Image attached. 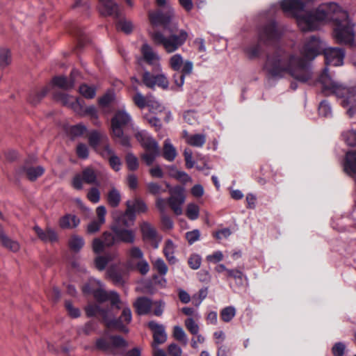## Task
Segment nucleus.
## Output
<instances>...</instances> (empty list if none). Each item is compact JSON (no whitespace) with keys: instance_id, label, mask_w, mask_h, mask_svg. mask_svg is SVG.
<instances>
[{"instance_id":"5fc2aeb1","label":"nucleus","mask_w":356,"mask_h":356,"mask_svg":"<svg viewBox=\"0 0 356 356\" xmlns=\"http://www.w3.org/2000/svg\"><path fill=\"white\" fill-rule=\"evenodd\" d=\"M186 329L193 335L199 332V325L195 323L193 318H188L184 322Z\"/></svg>"},{"instance_id":"09e8293b","label":"nucleus","mask_w":356,"mask_h":356,"mask_svg":"<svg viewBox=\"0 0 356 356\" xmlns=\"http://www.w3.org/2000/svg\"><path fill=\"white\" fill-rule=\"evenodd\" d=\"M148 108L154 113H161L164 110V106L152 96L149 99Z\"/></svg>"},{"instance_id":"052dcab7","label":"nucleus","mask_w":356,"mask_h":356,"mask_svg":"<svg viewBox=\"0 0 356 356\" xmlns=\"http://www.w3.org/2000/svg\"><path fill=\"white\" fill-rule=\"evenodd\" d=\"M96 151L98 152L101 154V156L106 159H109L111 157L115 155L113 151L110 147V146L106 143L104 144L102 148H98L97 150Z\"/></svg>"},{"instance_id":"c03bdc74","label":"nucleus","mask_w":356,"mask_h":356,"mask_svg":"<svg viewBox=\"0 0 356 356\" xmlns=\"http://www.w3.org/2000/svg\"><path fill=\"white\" fill-rule=\"evenodd\" d=\"M153 267L161 275H165L168 270L166 264L161 258H157L153 262Z\"/></svg>"},{"instance_id":"ddd939ff","label":"nucleus","mask_w":356,"mask_h":356,"mask_svg":"<svg viewBox=\"0 0 356 356\" xmlns=\"http://www.w3.org/2000/svg\"><path fill=\"white\" fill-rule=\"evenodd\" d=\"M156 75L152 74L149 71L145 70L141 74V80L144 85L149 88H154L156 86L167 89L169 81L165 74L161 72Z\"/></svg>"},{"instance_id":"680f3d73","label":"nucleus","mask_w":356,"mask_h":356,"mask_svg":"<svg viewBox=\"0 0 356 356\" xmlns=\"http://www.w3.org/2000/svg\"><path fill=\"white\" fill-rule=\"evenodd\" d=\"M161 221L163 229L170 230L173 228V221L167 214L161 215Z\"/></svg>"},{"instance_id":"de8ad7c7","label":"nucleus","mask_w":356,"mask_h":356,"mask_svg":"<svg viewBox=\"0 0 356 356\" xmlns=\"http://www.w3.org/2000/svg\"><path fill=\"white\" fill-rule=\"evenodd\" d=\"M342 137L347 145L350 146L356 145V131L354 130H348L342 134Z\"/></svg>"},{"instance_id":"bb28decb","label":"nucleus","mask_w":356,"mask_h":356,"mask_svg":"<svg viewBox=\"0 0 356 356\" xmlns=\"http://www.w3.org/2000/svg\"><path fill=\"white\" fill-rule=\"evenodd\" d=\"M152 307V301L147 297H140L135 301V308L139 315L148 314Z\"/></svg>"},{"instance_id":"cd10ccee","label":"nucleus","mask_w":356,"mask_h":356,"mask_svg":"<svg viewBox=\"0 0 356 356\" xmlns=\"http://www.w3.org/2000/svg\"><path fill=\"white\" fill-rule=\"evenodd\" d=\"M343 170L349 175L356 174V151H350L346 153Z\"/></svg>"},{"instance_id":"0eeeda50","label":"nucleus","mask_w":356,"mask_h":356,"mask_svg":"<svg viewBox=\"0 0 356 356\" xmlns=\"http://www.w3.org/2000/svg\"><path fill=\"white\" fill-rule=\"evenodd\" d=\"M135 138L145 149V152L142 156L143 161L147 165H151L160 154L158 143L146 131L143 130L135 133Z\"/></svg>"},{"instance_id":"5701e85b","label":"nucleus","mask_w":356,"mask_h":356,"mask_svg":"<svg viewBox=\"0 0 356 356\" xmlns=\"http://www.w3.org/2000/svg\"><path fill=\"white\" fill-rule=\"evenodd\" d=\"M97 8L102 15H113L115 17L120 16L118 6L113 0H99Z\"/></svg>"},{"instance_id":"423d86ee","label":"nucleus","mask_w":356,"mask_h":356,"mask_svg":"<svg viewBox=\"0 0 356 356\" xmlns=\"http://www.w3.org/2000/svg\"><path fill=\"white\" fill-rule=\"evenodd\" d=\"M134 225V209L128 206L126 212L119 218L113 231L117 239L124 242H132L134 236L131 227Z\"/></svg>"},{"instance_id":"4be33fe9","label":"nucleus","mask_w":356,"mask_h":356,"mask_svg":"<svg viewBox=\"0 0 356 356\" xmlns=\"http://www.w3.org/2000/svg\"><path fill=\"white\" fill-rule=\"evenodd\" d=\"M96 214L97 218L88 225L87 232L88 234H92L99 232L101 227L105 223L106 210L104 206H99L96 209Z\"/></svg>"},{"instance_id":"4c0bfd02","label":"nucleus","mask_w":356,"mask_h":356,"mask_svg":"<svg viewBox=\"0 0 356 356\" xmlns=\"http://www.w3.org/2000/svg\"><path fill=\"white\" fill-rule=\"evenodd\" d=\"M188 145L194 147H202L206 142V137L204 134H194L186 138Z\"/></svg>"},{"instance_id":"3c124183","label":"nucleus","mask_w":356,"mask_h":356,"mask_svg":"<svg viewBox=\"0 0 356 356\" xmlns=\"http://www.w3.org/2000/svg\"><path fill=\"white\" fill-rule=\"evenodd\" d=\"M318 113L320 115H322L325 118L331 115L332 108L327 101L323 100L320 103V105L318 106Z\"/></svg>"},{"instance_id":"79ce46f5","label":"nucleus","mask_w":356,"mask_h":356,"mask_svg":"<svg viewBox=\"0 0 356 356\" xmlns=\"http://www.w3.org/2000/svg\"><path fill=\"white\" fill-rule=\"evenodd\" d=\"M200 208L193 203L188 204L186 208V216L192 220H196L199 217Z\"/></svg>"},{"instance_id":"49530a36","label":"nucleus","mask_w":356,"mask_h":356,"mask_svg":"<svg viewBox=\"0 0 356 356\" xmlns=\"http://www.w3.org/2000/svg\"><path fill=\"white\" fill-rule=\"evenodd\" d=\"M152 95L143 96L139 92L135 93V104H136L140 108H143L146 106L148 107L149 99H151Z\"/></svg>"},{"instance_id":"338daca9","label":"nucleus","mask_w":356,"mask_h":356,"mask_svg":"<svg viewBox=\"0 0 356 356\" xmlns=\"http://www.w3.org/2000/svg\"><path fill=\"white\" fill-rule=\"evenodd\" d=\"M88 199L92 203H97L100 200V193L97 188H92L87 194Z\"/></svg>"},{"instance_id":"8fccbe9b","label":"nucleus","mask_w":356,"mask_h":356,"mask_svg":"<svg viewBox=\"0 0 356 356\" xmlns=\"http://www.w3.org/2000/svg\"><path fill=\"white\" fill-rule=\"evenodd\" d=\"M10 51L7 49H0V67H6L10 63Z\"/></svg>"},{"instance_id":"f704fd0d","label":"nucleus","mask_w":356,"mask_h":356,"mask_svg":"<svg viewBox=\"0 0 356 356\" xmlns=\"http://www.w3.org/2000/svg\"><path fill=\"white\" fill-rule=\"evenodd\" d=\"M115 257V253H107L104 256H97L95 259V266L99 270H103L108 262L113 260Z\"/></svg>"},{"instance_id":"2eb2a0df","label":"nucleus","mask_w":356,"mask_h":356,"mask_svg":"<svg viewBox=\"0 0 356 356\" xmlns=\"http://www.w3.org/2000/svg\"><path fill=\"white\" fill-rule=\"evenodd\" d=\"M15 172L18 176H24L33 181L44 174V168L41 165H33L30 161H26Z\"/></svg>"},{"instance_id":"f3484780","label":"nucleus","mask_w":356,"mask_h":356,"mask_svg":"<svg viewBox=\"0 0 356 356\" xmlns=\"http://www.w3.org/2000/svg\"><path fill=\"white\" fill-rule=\"evenodd\" d=\"M54 98L63 105L72 108L76 113L82 114L83 101L64 92L55 94Z\"/></svg>"},{"instance_id":"c756f323","label":"nucleus","mask_w":356,"mask_h":356,"mask_svg":"<svg viewBox=\"0 0 356 356\" xmlns=\"http://www.w3.org/2000/svg\"><path fill=\"white\" fill-rule=\"evenodd\" d=\"M80 223V219L75 215L66 214L59 220V226L62 229H74Z\"/></svg>"},{"instance_id":"a18cd8bd","label":"nucleus","mask_w":356,"mask_h":356,"mask_svg":"<svg viewBox=\"0 0 356 356\" xmlns=\"http://www.w3.org/2000/svg\"><path fill=\"white\" fill-rule=\"evenodd\" d=\"M108 204L113 207H117L120 202V193L115 189H111L108 194Z\"/></svg>"},{"instance_id":"4468645a","label":"nucleus","mask_w":356,"mask_h":356,"mask_svg":"<svg viewBox=\"0 0 356 356\" xmlns=\"http://www.w3.org/2000/svg\"><path fill=\"white\" fill-rule=\"evenodd\" d=\"M99 185L95 171L90 168L83 170L81 174L76 175L72 181V186L76 190L83 189V183Z\"/></svg>"},{"instance_id":"c9c22d12","label":"nucleus","mask_w":356,"mask_h":356,"mask_svg":"<svg viewBox=\"0 0 356 356\" xmlns=\"http://www.w3.org/2000/svg\"><path fill=\"white\" fill-rule=\"evenodd\" d=\"M175 248L176 246L172 240L168 239L165 241L163 252L167 260L172 264H175L177 260L174 256Z\"/></svg>"},{"instance_id":"f8f14e48","label":"nucleus","mask_w":356,"mask_h":356,"mask_svg":"<svg viewBox=\"0 0 356 356\" xmlns=\"http://www.w3.org/2000/svg\"><path fill=\"white\" fill-rule=\"evenodd\" d=\"M142 59L152 66L153 72L162 71L161 56L147 42H144L140 48Z\"/></svg>"},{"instance_id":"13d9d810","label":"nucleus","mask_w":356,"mask_h":356,"mask_svg":"<svg viewBox=\"0 0 356 356\" xmlns=\"http://www.w3.org/2000/svg\"><path fill=\"white\" fill-rule=\"evenodd\" d=\"M87 131V127L83 124H78L70 127V133L73 136H81Z\"/></svg>"},{"instance_id":"f257e3e1","label":"nucleus","mask_w":356,"mask_h":356,"mask_svg":"<svg viewBox=\"0 0 356 356\" xmlns=\"http://www.w3.org/2000/svg\"><path fill=\"white\" fill-rule=\"evenodd\" d=\"M312 0H283L280 6L284 12L291 13L296 19L302 31L318 29L321 22L333 21L335 23L333 35L339 44H353L355 39L354 24L346 11L335 3L319 6L316 10H305Z\"/></svg>"},{"instance_id":"473e14b6","label":"nucleus","mask_w":356,"mask_h":356,"mask_svg":"<svg viewBox=\"0 0 356 356\" xmlns=\"http://www.w3.org/2000/svg\"><path fill=\"white\" fill-rule=\"evenodd\" d=\"M177 150L170 143V139L167 138L164 141L163 156L168 161H173L177 156Z\"/></svg>"},{"instance_id":"7ed1b4c3","label":"nucleus","mask_w":356,"mask_h":356,"mask_svg":"<svg viewBox=\"0 0 356 356\" xmlns=\"http://www.w3.org/2000/svg\"><path fill=\"white\" fill-rule=\"evenodd\" d=\"M149 19L153 28L149 31L152 42L161 46L167 54L177 51L186 41L188 33L179 29L177 23L173 22L174 10L168 6V10L150 11Z\"/></svg>"},{"instance_id":"bf43d9fd","label":"nucleus","mask_w":356,"mask_h":356,"mask_svg":"<svg viewBox=\"0 0 356 356\" xmlns=\"http://www.w3.org/2000/svg\"><path fill=\"white\" fill-rule=\"evenodd\" d=\"M92 250L96 254L102 253L106 248H108L104 241L99 238H96L93 240L92 244Z\"/></svg>"},{"instance_id":"9b49d317","label":"nucleus","mask_w":356,"mask_h":356,"mask_svg":"<svg viewBox=\"0 0 356 356\" xmlns=\"http://www.w3.org/2000/svg\"><path fill=\"white\" fill-rule=\"evenodd\" d=\"M139 228L143 241L149 243L154 248H158L162 236L158 234L156 228L147 221L140 222Z\"/></svg>"},{"instance_id":"e2e57ef3","label":"nucleus","mask_w":356,"mask_h":356,"mask_svg":"<svg viewBox=\"0 0 356 356\" xmlns=\"http://www.w3.org/2000/svg\"><path fill=\"white\" fill-rule=\"evenodd\" d=\"M200 232L198 229H193V231L186 233V238L190 245H192L200 239Z\"/></svg>"},{"instance_id":"7c9ffc66","label":"nucleus","mask_w":356,"mask_h":356,"mask_svg":"<svg viewBox=\"0 0 356 356\" xmlns=\"http://www.w3.org/2000/svg\"><path fill=\"white\" fill-rule=\"evenodd\" d=\"M0 244L8 250L17 252L19 250V244L17 241L10 238L0 226Z\"/></svg>"},{"instance_id":"ea45409f","label":"nucleus","mask_w":356,"mask_h":356,"mask_svg":"<svg viewBox=\"0 0 356 356\" xmlns=\"http://www.w3.org/2000/svg\"><path fill=\"white\" fill-rule=\"evenodd\" d=\"M236 309L233 306H228L223 308L220 312V318L225 323L231 321L236 316Z\"/></svg>"},{"instance_id":"6ab92c4d","label":"nucleus","mask_w":356,"mask_h":356,"mask_svg":"<svg viewBox=\"0 0 356 356\" xmlns=\"http://www.w3.org/2000/svg\"><path fill=\"white\" fill-rule=\"evenodd\" d=\"M127 345V342L120 337L102 338L96 342L97 348L106 352H113L115 348H125Z\"/></svg>"},{"instance_id":"774afa93","label":"nucleus","mask_w":356,"mask_h":356,"mask_svg":"<svg viewBox=\"0 0 356 356\" xmlns=\"http://www.w3.org/2000/svg\"><path fill=\"white\" fill-rule=\"evenodd\" d=\"M168 352L170 356H181L182 350L176 343H170L168 347Z\"/></svg>"},{"instance_id":"39448f33","label":"nucleus","mask_w":356,"mask_h":356,"mask_svg":"<svg viewBox=\"0 0 356 356\" xmlns=\"http://www.w3.org/2000/svg\"><path fill=\"white\" fill-rule=\"evenodd\" d=\"M82 290L86 294H93L95 298L99 302L110 300L112 305V309L121 308L118 295L113 291H111L108 293H106L102 289V284L99 280L94 278L90 279L88 282L83 286Z\"/></svg>"},{"instance_id":"412c9836","label":"nucleus","mask_w":356,"mask_h":356,"mask_svg":"<svg viewBox=\"0 0 356 356\" xmlns=\"http://www.w3.org/2000/svg\"><path fill=\"white\" fill-rule=\"evenodd\" d=\"M106 275L115 285H122L127 278V268L120 266H111L106 271Z\"/></svg>"},{"instance_id":"6e6d98bb","label":"nucleus","mask_w":356,"mask_h":356,"mask_svg":"<svg viewBox=\"0 0 356 356\" xmlns=\"http://www.w3.org/2000/svg\"><path fill=\"white\" fill-rule=\"evenodd\" d=\"M117 29L126 34H129L132 31V24L124 19H121L118 22Z\"/></svg>"},{"instance_id":"e433bc0d","label":"nucleus","mask_w":356,"mask_h":356,"mask_svg":"<svg viewBox=\"0 0 356 356\" xmlns=\"http://www.w3.org/2000/svg\"><path fill=\"white\" fill-rule=\"evenodd\" d=\"M70 249L74 252H79L84 245V239L78 235H73L68 242Z\"/></svg>"},{"instance_id":"603ef678","label":"nucleus","mask_w":356,"mask_h":356,"mask_svg":"<svg viewBox=\"0 0 356 356\" xmlns=\"http://www.w3.org/2000/svg\"><path fill=\"white\" fill-rule=\"evenodd\" d=\"M168 204V199L166 200L161 197H156L155 206L161 215L166 214Z\"/></svg>"},{"instance_id":"2f4dec72","label":"nucleus","mask_w":356,"mask_h":356,"mask_svg":"<svg viewBox=\"0 0 356 356\" xmlns=\"http://www.w3.org/2000/svg\"><path fill=\"white\" fill-rule=\"evenodd\" d=\"M107 140V137L99 131H91L88 134V143L95 151L99 148V145Z\"/></svg>"},{"instance_id":"aec40b11","label":"nucleus","mask_w":356,"mask_h":356,"mask_svg":"<svg viewBox=\"0 0 356 356\" xmlns=\"http://www.w3.org/2000/svg\"><path fill=\"white\" fill-rule=\"evenodd\" d=\"M147 326L152 332L153 341L152 346H159L167 341L168 335L163 325L151 321L147 323Z\"/></svg>"},{"instance_id":"37998d69","label":"nucleus","mask_w":356,"mask_h":356,"mask_svg":"<svg viewBox=\"0 0 356 356\" xmlns=\"http://www.w3.org/2000/svg\"><path fill=\"white\" fill-rule=\"evenodd\" d=\"M147 191L152 195L160 197L163 193L165 192V188H163L162 186L155 182H149L147 184Z\"/></svg>"},{"instance_id":"0e129e2a","label":"nucleus","mask_w":356,"mask_h":356,"mask_svg":"<svg viewBox=\"0 0 356 356\" xmlns=\"http://www.w3.org/2000/svg\"><path fill=\"white\" fill-rule=\"evenodd\" d=\"M227 277L234 278L237 282H238L241 284L243 282V274L242 271H241L239 270L230 269L229 270H227Z\"/></svg>"},{"instance_id":"f03ea898","label":"nucleus","mask_w":356,"mask_h":356,"mask_svg":"<svg viewBox=\"0 0 356 356\" xmlns=\"http://www.w3.org/2000/svg\"><path fill=\"white\" fill-rule=\"evenodd\" d=\"M322 42L316 36L307 39L301 49L302 58L293 53L278 49L266 57L264 70L269 76L281 79L286 74L305 83L312 78V72L308 61L314 60L323 49Z\"/></svg>"},{"instance_id":"69168bd1","label":"nucleus","mask_w":356,"mask_h":356,"mask_svg":"<svg viewBox=\"0 0 356 356\" xmlns=\"http://www.w3.org/2000/svg\"><path fill=\"white\" fill-rule=\"evenodd\" d=\"M147 210V206L143 200L135 198V213H144Z\"/></svg>"},{"instance_id":"58836bf2","label":"nucleus","mask_w":356,"mask_h":356,"mask_svg":"<svg viewBox=\"0 0 356 356\" xmlns=\"http://www.w3.org/2000/svg\"><path fill=\"white\" fill-rule=\"evenodd\" d=\"M173 337L184 346H186L188 343V337L183 328L179 325H175L173 327L172 332Z\"/></svg>"},{"instance_id":"a878e982","label":"nucleus","mask_w":356,"mask_h":356,"mask_svg":"<svg viewBox=\"0 0 356 356\" xmlns=\"http://www.w3.org/2000/svg\"><path fill=\"white\" fill-rule=\"evenodd\" d=\"M193 69V63L191 60H186L185 65L183 66L181 72H177L173 75V79L175 83L178 87H181L184 83L185 76L190 75Z\"/></svg>"},{"instance_id":"b1692460","label":"nucleus","mask_w":356,"mask_h":356,"mask_svg":"<svg viewBox=\"0 0 356 356\" xmlns=\"http://www.w3.org/2000/svg\"><path fill=\"white\" fill-rule=\"evenodd\" d=\"M78 74V71L74 70L72 71L69 79L63 76H55L52 80V83L54 86L61 89L66 90H70L74 88L75 83V76Z\"/></svg>"},{"instance_id":"1a4fd4ad","label":"nucleus","mask_w":356,"mask_h":356,"mask_svg":"<svg viewBox=\"0 0 356 356\" xmlns=\"http://www.w3.org/2000/svg\"><path fill=\"white\" fill-rule=\"evenodd\" d=\"M284 30L274 22H270L261 27L258 31L260 42L270 44L277 41L282 35Z\"/></svg>"},{"instance_id":"a19ab883","label":"nucleus","mask_w":356,"mask_h":356,"mask_svg":"<svg viewBox=\"0 0 356 356\" xmlns=\"http://www.w3.org/2000/svg\"><path fill=\"white\" fill-rule=\"evenodd\" d=\"M79 93L86 99H92L96 95V88L87 84H82L79 88Z\"/></svg>"},{"instance_id":"c85d7f7f","label":"nucleus","mask_w":356,"mask_h":356,"mask_svg":"<svg viewBox=\"0 0 356 356\" xmlns=\"http://www.w3.org/2000/svg\"><path fill=\"white\" fill-rule=\"evenodd\" d=\"M138 261L135 263V268L143 275H146L149 270L148 262L143 258V253L140 249L135 248V259Z\"/></svg>"},{"instance_id":"4d7b16f0","label":"nucleus","mask_w":356,"mask_h":356,"mask_svg":"<svg viewBox=\"0 0 356 356\" xmlns=\"http://www.w3.org/2000/svg\"><path fill=\"white\" fill-rule=\"evenodd\" d=\"M202 263V258L201 257L197 254H191L188 260V264L193 270H197L200 267Z\"/></svg>"},{"instance_id":"a211bd4d","label":"nucleus","mask_w":356,"mask_h":356,"mask_svg":"<svg viewBox=\"0 0 356 356\" xmlns=\"http://www.w3.org/2000/svg\"><path fill=\"white\" fill-rule=\"evenodd\" d=\"M323 53L327 65L340 66L343 65L345 56L343 49L327 47L323 49Z\"/></svg>"},{"instance_id":"9d476101","label":"nucleus","mask_w":356,"mask_h":356,"mask_svg":"<svg viewBox=\"0 0 356 356\" xmlns=\"http://www.w3.org/2000/svg\"><path fill=\"white\" fill-rule=\"evenodd\" d=\"M165 184L166 188H169L170 197L168 198V205L175 215L180 216L182 214V205L186 200L184 189L180 186L171 188L168 182H165Z\"/></svg>"},{"instance_id":"6e6552de","label":"nucleus","mask_w":356,"mask_h":356,"mask_svg":"<svg viewBox=\"0 0 356 356\" xmlns=\"http://www.w3.org/2000/svg\"><path fill=\"white\" fill-rule=\"evenodd\" d=\"M130 120L131 117L123 111L116 112L111 119L112 133L124 146H130L129 138L124 134V129Z\"/></svg>"},{"instance_id":"dca6fc26","label":"nucleus","mask_w":356,"mask_h":356,"mask_svg":"<svg viewBox=\"0 0 356 356\" xmlns=\"http://www.w3.org/2000/svg\"><path fill=\"white\" fill-rule=\"evenodd\" d=\"M131 320V312L130 309L125 307L122 309V314L120 315L119 319H110L107 316H104V321L108 328H114L123 332L127 331L123 324L130 323Z\"/></svg>"},{"instance_id":"20e7f679","label":"nucleus","mask_w":356,"mask_h":356,"mask_svg":"<svg viewBox=\"0 0 356 356\" xmlns=\"http://www.w3.org/2000/svg\"><path fill=\"white\" fill-rule=\"evenodd\" d=\"M322 91L325 95H334L342 98L341 105L348 108L347 114L352 117L356 112V88H348L334 81L328 73L327 67L324 69L318 78Z\"/></svg>"},{"instance_id":"864d4df0","label":"nucleus","mask_w":356,"mask_h":356,"mask_svg":"<svg viewBox=\"0 0 356 356\" xmlns=\"http://www.w3.org/2000/svg\"><path fill=\"white\" fill-rule=\"evenodd\" d=\"M79 115L81 116L85 115H89L92 119H94L96 120L95 122H94V124L95 125L99 124V122L97 121V119H98L97 111L95 106H90L87 108H84L83 106L82 114H79Z\"/></svg>"},{"instance_id":"72a5a7b5","label":"nucleus","mask_w":356,"mask_h":356,"mask_svg":"<svg viewBox=\"0 0 356 356\" xmlns=\"http://www.w3.org/2000/svg\"><path fill=\"white\" fill-rule=\"evenodd\" d=\"M186 61L180 54H175L169 58L168 65L172 70L179 72L185 65Z\"/></svg>"},{"instance_id":"393cba45","label":"nucleus","mask_w":356,"mask_h":356,"mask_svg":"<svg viewBox=\"0 0 356 356\" xmlns=\"http://www.w3.org/2000/svg\"><path fill=\"white\" fill-rule=\"evenodd\" d=\"M33 230L38 238L45 243H54L58 241V235L56 231L52 228L47 227L43 230L39 226L35 225L33 227Z\"/></svg>"}]
</instances>
